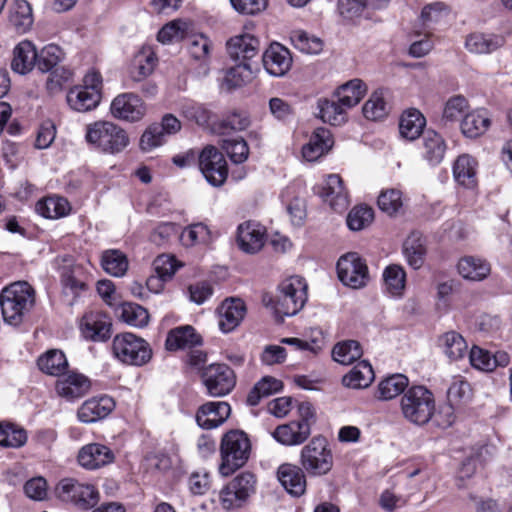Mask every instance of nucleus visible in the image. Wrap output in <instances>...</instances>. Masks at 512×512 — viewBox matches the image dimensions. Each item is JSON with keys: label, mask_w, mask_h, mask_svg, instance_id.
Segmentation results:
<instances>
[{"label": "nucleus", "mask_w": 512, "mask_h": 512, "mask_svg": "<svg viewBox=\"0 0 512 512\" xmlns=\"http://www.w3.org/2000/svg\"><path fill=\"white\" fill-rule=\"evenodd\" d=\"M35 305V290L26 281L11 283L0 294L3 320L19 326Z\"/></svg>", "instance_id": "f257e3e1"}, {"label": "nucleus", "mask_w": 512, "mask_h": 512, "mask_svg": "<svg viewBox=\"0 0 512 512\" xmlns=\"http://www.w3.org/2000/svg\"><path fill=\"white\" fill-rule=\"evenodd\" d=\"M85 140L100 152L112 155L121 153L130 143L125 129L104 120L86 126Z\"/></svg>", "instance_id": "f03ea898"}, {"label": "nucleus", "mask_w": 512, "mask_h": 512, "mask_svg": "<svg viewBox=\"0 0 512 512\" xmlns=\"http://www.w3.org/2000/svg\"><path fill=\"white\" fill-rule=\"evenodd\" d=\"M251 443L247 434L240 430H231L223 435L220 445L222 463L219 471L229 476L241 468L249 459Z\"/></svg>", "instance_id": "7ed1b4c3"}, {"label": "nucleus", "mask_w": 512, "mask_h": 512, "mask_svg": "<svg viewBox=\"0 0 512 512\" xmlns=\"http://www.w3.org/2000/svg\"><path fill=\"white\" fill-rule=\"evenodd\" d=\"M400 406L405 419L416 425H424L435 413V398L425 386H412L404 392Z\"/></svg>", "instance_id": "20e7f679"}, {"label": "nucleus", "mask_w": 512, "mask_h": 512, "mask_svg": "<svg viewBox=\"0 0 512 512\" xmlns=\"http://www.w3.org/2000/svg\"><path fill=\"white\" fill-rule=\"evenodd\" d=\"M112 352L122 363L134 366H142L152 357V350L148 342L129 332L114 337Z\"/></svg>", "instance_id": "39448f33"}, {"label": "nucleus", "mask_w": 512, "mask_h": 512, "mask_svg": "<svg viewBox=\"0 0 512 512\" xmlns=\"http://www.w3.org/2000/svg\"><path fill=\"white\" fill-rule=\"evenodd\" d=\"M308 286L300 276H292L285 279L279 285L276 298L275 311L280 316H294L307 301Z\"/></svg>", "instance_id": "423d86ee"}, {"label": "nucleus", "mask_w": 512, "mask_h": 512, "mask_svg": "<svg viewBox=\"0 0 512 512\" xmlns=\"http://www.w3.org/2000/svg\"><path fill=\"white\" fill-rule=\"evenodd\" d=\"M303 469L312 476L326 475L333 466V455L325 437L315 436L300 454Z\"/></svg>", "instance_id": "0eeeda50"}, {"label": "nucleus", "mask_w": 512, "mask_h": 512, "mask_svg": "<svg viewBox=\"0 0 512 512\" xmlns=\"http://www.w3.org/2000/svg\"><path fill=\"white\" fill-rule=\"evenodd\" d=\"M55 494L63 502H69L81 509H90L99 501L97 489L74 478H64L55 487Z\"/></svg>", "instance_id": "6e6552de"}, {"label": "nucleus", "mask_w": 512, "mask_h": 512, "mask_svg": "<svg viewBox=\"0 0 512 512\" xmlns=\"http://www.w3.org/2000/svg\"><path fill=\"white\" fill-rule=\"evenodd\" d=\"M198 166L212 186H222L228 177L227 161L223 153L213 145H207L201 150L198 155Z\"/></svg>", "instance_id": "1a4fd4ad"}, {"label": "nucleus", "mask_w": 512, "mask_h": 512, "mask_svg": "<svg viewBox=\"0 0 512 512\" xmlns=\"http://www.w3.org/2000/svg\"><path fill=\"white\" fill-rule=\"evenodd\" d=\"M337 272L339 280L353 289L364 287L369 279L366 263L354 252L340 257L337 262Z\"/></svg>", "instance_id": "9d476101"}, {"label": "nucleus", "mask_w": 512, "mask_h": 512, "mask_svg": "<svg viewBox=\"0 0 512 512\" xmlns=\"http://www.w3.org/2000/svg\"><path fill=\"white\" fill-rule=\"evenodd\" d=\"M202 377L209 395L213 397L227 395L236 384L234 371L225 364H211L204 370Z\"/></svg>", "instance_id": "9b49d317"}, {"label": "nucleus", "mask_w": 512, "mask_h": 512, "mask_svg": "<svg viewBox=\"0 0 512 512\" xmlns=\"http://www.w3.org/2000/svg\"><path fill=\"white\" fill-rule=\"evenodd\" d=\"M110 113L120 121L138 122L146 114V105L137 94L125 92L117 95L112 100Z\"/></svg>", "instance_id": "f8f14e48"}, {"label": "nucleus", "mask_w": 512, "mask_h": 512, "mask_svg": "<svg viewBox=\"0 0 512 512\" xmlns=\"http://www.w3.org/2000/svg\"><path fill=\"white\" fill-rule=\"evenodd\" d=\"M263 67L274 77L284 76L292 67L290 51L280 43H272L262 55Z\"/></svg>", "instance_id": "ddd939ff"}, {"label": "nucleus", "mask_w": 512, "mask_h": 512, "mask_svg": "<svg viewBox=\"0 0 512 512\" xmlns=\"http://www.w3.org/2000/svg\"><path fill=\"white\" fill-rule=\"evenodd\" d=\"M114 408L115 402L111 397H92L81 404L77 417L82 423H94L106 418Z\"/></svg>", "instance_id": "4468645a"}, {"label": "nucleus", "mask_w": 512, "mask_h": 512, "mask_svg": "<svg viewBox=\"0 0 512 512\" xmlns=\"http://www.w3.org/2000/svg\"><path fill=\"white\" fill-rule=\"evenodd\" d=\"M226 48L233 60L248 62L258 54L260 41L252 34L243 33L231 37L226 43Z\"/></svg>", "instance_id": "2eb2a0df"}, {"label": "nucleus", "mask_w": 512, "mask_h": 512, "mask_svg": "<svg viewBox=\"0 0 512 512\" xmlns=\"http://www.w3.org/2000/svg\"><path fill=\"white\" fill-rule=\"evenodd\" d=\"M265 243V229L256 222L248 221L238 227L237 244L247 254L259 252Z\"/></svg>", "instance_id": "dca6fc26"}, {"label": "nucleus", "mask_w": 512, "mask_h": 512, "mask_svg": "<svg viewBox=\"0 0 512 512\" xmlns=\"http://www.w3.org/2000/svg\"><path fill=\"white\" fill-rule=\"evenodd\" d=\"M230 414L231 407L227 402H208L198 409L196 421L201 428L209 430L223 424Z\"/></svg>", "instance_id": "f3484780"}, {"label": "nucleus", "mask_w": 512, "mask_h": 512, "mask_svg": "<svg viewBox=\"0 0 512 512\" xmlns=\"http://www.w3.org/2000/svg\"><path fill=\"white\" fill-rule=\"evenodd\" d=\"M114 459L113 451L99 443L88 444L82 447L78 453L79 464L89 470L99 469L111 464Z\"/></svg>", "instance_id": "a211bd4d"}, {"label": "nucleus", "mask_w": 512, "mask_h": 512, "mask_svg": "<svg viewBox=\"0 0 512 512\" xmlns=\"http://www.w3.org/2000/svg\"><path fill=\"white\" fill-rule=\"evenodd\" d=\"M320 196L337 212L344 211L349 205L348 193L343 186L341 177L337 174L327 177Z\"/></svg>", "instance_id": "6ab92c4d"}, {"label": "nucleus", "mask_w": 512, "mask_h": 512, "mask_svg": "<svg viewBox=\"0 0 512 512\" xmlns=\"http://www.w3.org/2000/svg\"><path fill=\"white\" fill-rule=\"evenodd\" d=\"M277 478L292 496L299 497L306 490V477L302 468L295 464L283 463L277 469Z\"/></svg>", "instance_id": "aec40b11"}, {"label": "nucleus", "mask_w": 512, "mask_h": 512, "mask_svg": "<svg viewBox=\"0 0 512 512\" xmlns=\"http://www.w3.org/2000/svg\"><path fill=\"white\" fill-rule=\"evenodd\" d=\"M246 306L241 299H226L218 308L219 328L224 333L233 331L243 320Z\"/></svg>", "instance_id": "412c9836"}, {"label": "nucleus", "mask_w": 512, "mask_h": 512, "mask_svg": "<svg viewBox=\"0 0 512 512\" xmlns=\"http://www.w3.org/2000/svg\"><path fill=\"white\" fill-rule=\"evenodd\" d=\"M111 321L100 313L85 315L80 324L81 332L86 339L105 341L111 336Z\"/></svg>", "instance_id": "4be33fe9"}, {"label": "nucleus", "mask_w": 512, "mask_h": 512, "mask_svg": "<svg viewBox=\"0 0 512 512\" xmlns=\"http://www.w3.org/2000/svg\"><path fill=\"white\" fill-rule=\"evenodd\" d=\"M331 132L326 128H317L309 142L302 148V156L306 161L313 162L325 155L333 146Z\"/></svg>", "instance_id": "5701e85b"}, {"label": "nucleus", "mask_w": 512, "mask_h": 512, "mask_svg": "<svg viewBox=\"0 0 512 512\" xmlns=\"http://www.w3.org/2000/svg\"><path fill=\"white\" fill-rule=\"evenodd\" d=\"M37 49L29 40L19 42L13 49L11 69L20 75L30 73L36 67Z\"/></svg>", "instance_id": "b1692460"}, {"label": "nucleus", "mask_w": 512, "mask_h": 512, "mask_svg": "<svg viewBox=\"0 0 512 512\" xmlns=\"http://www.w3.org/2000/svg\"><path fill=\"white\" fill-rule=\"evenodd\" d=\"M458 273L468 281L480 282L491 273V264L481 257L464 256L457 263Z\"/></svg>", "instance_id": "393cba45"}, {"label": "nucleus", "mask_w": 512, "mask_h": 512, "mask_svg": "<svg viewBox=\"0 0 512 512\" xmlns=\"http://www.w3.org/2000/svg\"><path fill=\"white\" fill-rule=\"evenodd\" d=\"M90 389L89 379L78 373L69 374L57 380L56 392L66 400L83 397Z\"/></svg>", "instance_id": "a878e982"}, {"label": "nucleus", "mask_w": 512, "mask_h": 512, "mask_svg": "<svg viewBox=\"0 0 512 512\" xmlns=\"http://www.w3.org/2000/svg\"><path fill=\"white\" fill-rule=\"evenodd\" d=\"M311 434V429L305 423L291 421L279 425L272 433L273 438L285 446H294L304 443Z\"/></svg>", "instance_id": "bb28decb"}, {"label": "nucleus", "mask_w": 512, "mask_h": 512, "mask_svg": "<svg viewBox=\"0 0 512 512\" xmlns=\"http://www.w3.org/2000/svg\"><path fill=\"white\" fill-rule=\"evenodd\" d=\"M478 162L468 154L460 155L453 165V176L455 181L468 189L477 185Z\"/></svg>", "instance_id": "cd10ccee"}, {"label": "nucleus", "mask_w": 512, "mask_h": 512, "mask_svg": "<svg viewBox=\"0 0 512 512\" xmlns=\"http://www.w3.org/2000/svg\"><path fill=\"white\" fill-rule=\"evenodd\" d=\"M202 339L190 325L172 329L166 338L165 347L169 351H176L201 344Z\"/></svg>", "instance_id": "c85d7f7f"}, {"label": "nucleus", "mask_w": 512, "mask_h": 512, "mask_svg": "<svg viewBox=\"0 0 512 512\" xmlns=\"http://www.w3.org/2000/svg\"><path fill=\"white\" fill-rule=\"evenodd\" d=\"M491 125L488 112L477 109L467 113L461 122V131L468 138H477L483 135Z\"/></svg>", "instance_id": "c756f323"}, {"label": "nucleus", "mask_w": 512, "mask_h": 512, "mask_svg": "<svg viewBox=\"0 0 512 512\" xmlns=\"http://www.w3.org/2000/svg\"><path fill=\"white\" fill-rule=\"evenodd\" d=\"M101 100V94L96 91H89L77 86L69 90L67 102L69 106L78 112L90 111L97 107Z\"/></svg>", "instance_id": "7c9ffc66"}, {"label": "nucleus", "mask_w": 512, "mask_h": 512, "mask_svg": "<svg viewBox=\"0 0 512 512\" xmlns=\"http://www.w3.org/2000/svg\"><path fill=\"white\" fill-rule=\"evenodd\" d=\"M425 125L422 113L417 109H409L400 118L399 131L403 138L415 140L422 134Z\"/></svg>", "instance_id": "2f4dec72"}, {"label": "nucleus", "mask_w": 512, "mask_h": 512, "mask_svg": "<svg viewBox=\"0 0 512 512\" xmlns=\"http://www.w3.org/2000/svg\"><path fill=\"white\" fill-rule=\"evenodd\" d=\"M374 380V371L368 361L358 362L342 379L344 386L352 389L368 387Z\"/></svg>", "instance_id": "473e14b6"}, {"label": "nucleus", "mask_w": 512, "mask_h": 512, "mask_svg": "<svg viewBox=\"0 0 512 512\" xmlns=\"http://www.w3.org/2000/svg\"><path fill=\"white\" fill-rule=\"evenodd\" d=\"M366 92L367 86L361 79H352L340 86L335 96L346 109H350L362 100Z\"/></svg>", "instance_id": "72a5a7b5"}, {"label": "nucleus", "mask_w": 512, "mask_h": 512, "mask_svg": "<svg viewBox=\"0 0 512 512\" xmlns=\"http://www.w3.org/2000/svg\"><path fill=\"white\" fill-rule=\"evenodd\" d=\"M403 254L408 264L419 269L424 264L426 255L425 239L419 233H411L403 243Z\"/></svg>", "instance_id": "f704fd0d"}, {"label": "nucleus", "mask_w": 512, "mask_h": 512, "mask_svg": "<svg viewBox=\"0 0 512 512\" xmlns=\"http://www.w3.org/2000/svg\"><path fill=\"white\" fill-rule=\"evenodd\" d=\"M446 152L443 137L435 131H427L423 137V157L432 166L442 162Z\"/></svg>", "instance_id": "c9c22d12"}, {"label": "nucleus", "mask_w": 512, "mask_h": 512, "mask_svg": "<svg viewBox=\"0 0 512 512\" xmlns=\"http://www.w3.org/2000/svg\"><path fill=\"white\" fill-rule=\"evenodd\" d=\"M439 347L453 361L462 359L467 353V343L461 334L449 331L439 337Z\"/></svg>", "instance_id": "e433bc0d"}, {"label": "nucleus", "mask_w": 512, "mask_h": 512, "mask_svg": "<svg viewBox=\"0 0 512 512\" xmlns=\"http://www.w3.org/2000/svg\"><path fill=\"white\" fill-rule=\"evenodd\" d=\"M157 57L151 49H142L134 58L130 77L134 82H141L151 75L156 67Z\"/></svg>", "instance_id": "4c0bfd02"}, {"label": "nucleus", "mask_w": 512, "mask_h": 512, "mask_svg": "<svg viewBox=\"0 0 512 512\" xmlns=\"http://www.w3.org/2000/svg\"><path fill=\"white\" fill-rule=\"evenodd\" d=\"M71 210L67 199L60 196H51L40 200L36 204V211L45 218L57 219L67 216Z\"/></svg>", "instance_id": "58836bf2"}, {"label": "nucleus", "mask_w": 512, "mask_h": 512, "mask_svg": "<svg viewBox=\"0 0 512 512\" xmlns=\"http://www.w3.org/2000/svg\"><path fill=\"white\" fill-rule=\"evenodd\" d=\"M501 45L502 41L499 37L483 33H472L466 38L465 42L467 50L474 54L492 53Z\"/></svg>", "instance_id": "ea45409f"}, {"label": "nucleus", "mask_w": 512, "mask_h": 512, "mask_svg": "<svg viewBox=\"0 0 512 512\" xmlns=\"http://www.w3.org/2000/svg\"><path fill=\"white\" fill-rule=\"evenodd\" d=\"M38 366L44 373L58 376L66 371L68 362L62 351L52 349L39 357Z\"/></svg>", "instance_id": "a19ab883"}, {"label": "nucleus", "mask_w": 512, "mask_h": 512, "mask_svg": "<svg viewBox=\"0 0 512 512\" xmlns=\"http://www.w3.org/2000/svg\"><path fill=\"white\" fill-rule=\"evenodd\" d=\"M282 388L283 384L280 380L272 376H265L258 381L249 392L247 396V403L250 406H256L262 398L275 394L281 391Z\"/></svg>", "instance_id": "79ce46f5"}, {"label": "nucleus", "mask_w": 512, "mask_h": 512, "mask_svg": "<svg viewBox=\"0 0 512 512\" xmlns=\"http://www.w3.org/2000/svg\"><path fill=\"white\" fill-rule=\"evenodd\" d=\"M320 118L331 125L346 121V108L338 100L321 99L318 102Z\"/></svg>", "instance_id": "37998d69"}, {"label": "nucleus", "mask_w": 512, "mask_h": 512, "mask_svg": "<svg viewBox=\"0 0 512 512\" xmlns=\"http://www.w3.org/2000/svg\"><path fill=\"white\" fill-rule=\"evenodd\" d=\"M28 436L24 428L9 422L0 423V445L20 448L27 442Z\"/></svg>", "instance_id": "c03bdc74"}, {"label": "nucleus", "mask_w": 512, "mask_h": 512, "mask_svg": "<svg viewBox=\"0 0 512 512\" xmlns=\"http://www.w3.org/2000/svg\"><path fill=\"white\" fill-rule=\"evenodd\" d=\"M378 207L389 216H396L403 212L404 198L400 190L386 189L378 196Z\"/></svg>", "instance_id": "a18cd8bd"}, {"label": "nucleus", "mask_w": 512, "mask_h": 512, "mask_svg": "<svg viewBox=\"0 0 512 512\" xmlns=\"http://www.w3.org/2000/svg\"><path fill=\"white\" fill-rule=\"evenodd\" d=\"M386 291L392 296H401L405 289L406 273L396 264L389 265L383 272Z\"/></svg>", "instance_id": "49530a36"}, {"label": "nucleus", "mask_w": 512, "mask_h": 512, "mask_svg": "<svg viewBox=\"0 0 512 512\" xmlns=\"http://www.w3.org/2000/svg\"><path fill=\"white\" fill-rule=\"evenodd\" d=\"M64 58L63 50L55 45L49 44L37 52L36 68L42 73L51 72Z\"/></svg>", "instance_id": "de8ad7c7"}, {"label": "nucleus", "mask_w": 512, "mask_h": 512, "mask_svg": "<svg viewBox=\"0 0 512 512\" xmlns=\"http://www.w3.org/2000/svg\"><path fill=\"white\" fill-rule=\"evenodd\" d=\"M362 348L355 340H346L336 344L332 350L333 359L343 365H350L362 356Z\"/></svg>", "instance_id": "09e8293b"}, {"label": "nucleus", "mask_w": 512, "mask_h": 512, "mask_svg": "<svg viewBox=\"0 0 512 512\" xmlns=\"http://www.w3.org/2000/svg\"><path fill=\"white\" fill-rule=\"evenodd\" d=\"M363 115L369 120H381L388 115L389 106L385 100L382 90L373 92L370 98L365 102L363 108Z\"/></svg>", "instance_id": "8fccbe9b"}, {"label": "nucleus", "mask_w": 512, "mask_h": 512, "mask_svg": "<svg viewBox=\"0 0 512 512\" xmlns=\"http://www.w3.org/2000/svg\"><path fill=\"white\" fill-rule=\"evenodd\" d=\"M408 378L403 374H394L382 380L378 386L379 398L390 400L400 395L408 386Z\"/></svg>", "instance_id": "3c124183"}, {"label": "nucleus", "mask_w": 512, "mask_h": 512, "mask_svg": "<svg viewBox=\"0 0 512 512\" xmlns=\"http://www.w3.org/2000/svg\"><path fill=\"white\" fill-rule=\"evenodd\" d=\"M253 79V70L249 62H240L229 68L224 82L229 89L241 87Z\"/></svg>", "instance_id": "603ef678"}, {"label": "nucleus", "mask_w": 512, "mask_h": 512, "mask_svg": "<svg viewBox=\"0 0 512 512\" xmlns=\"http://www.w3.org/2000/svg\"><path fill=\"white\" fill-rule=\"evenodd\" d=\"M103 269L112 276H123L128 269L126 256L119 250H108L102 255Z\"/></svg>", "instance_id": "864d4df0"}, {"label": "nucleus", "mask_w": 512, "mask_h": 512, "mask_svg": "<svg viewBox=\"0 0 512 512\" xmlns=\"http://www.w3.org/2000/svg\"><path fill=\"white\" fill-rule=\"evenodd\" d=\"M120 318L130 326L142 328L149 322V313L138 304L124 303L121 307Z\"/></svg>", "instance_id": "5fc2aeb1"}, {"label": "nucleus", "mask_w": 512, "mask_h": 512, "mask_svg": "<svg viewBox=\"0 0 512 512\" xmlns=\"http://www.w3.org/2000/svg\"><path fill=\"white\" fill-rule=\"evenodd\" d=\"M291 41L296 49L306 54H318L323 49V42L320 38L309 35L303 30L293 31Z\"/></svg>", "instance_id": "6e6d98bb"}, {"label": "nucleus", "mask_w": 512, "mask_h": 512, "mask_svg": "<svg viewBox=\"0 0 512 512\" xmlns=\"http://www.w3.org/2000/svg\"><path fill=\"white\" fill-rule=\"evenodd\" d=\"M374 219V211L365 205L355 206L347 215V226L353 231L366 228Z\"/></svg>", "instance_id": "4d7b16f0"}, {"label": "nucleus", "mask_w": 512, "mask_h": 512, "mask_svg": "<svg viewBox=\"0 0 512 512\" xmlns=\"http://www.w3.org/2000/svg\"><path fill=\"white\" fill-rule=\"evenodd\" d=\"M11 23L20 32H26L32 25V9L25 0L16 1L15 8L10 16Z\"/></svg>", "instance_id": "13d9d810"}, {"label": "nucleus", "mask_w": 512, "mask_h": 512, "mask_svg": "<svg viewBox=\"0 0 512 512\" xmlns=\"http://www.w3.org/2000/svg\"><path fill=\"white\" fill-rule=\"evenodd\" d=\"M222 148L225 150L230 160L235 164L245 162L249 155V147L247 142L241 138L224 139Z\"/></svg>", "instance_id": "bf43d9fd"}, {"label": "nucleus", "mask_w": 512, "mask_h": 512, "mask_svg": "<svg viewBox=\"0 0 512 512\" xmlns=\"http://www.w3.org/2000/svg\"><path fill=\"white\" fill-rule=\"evenodd\" d=\"M64 262H68L60 268L61 282L65 289H70L73 293L85 289V283L79 279L78 275L81 272L79 266L71 264V260L64 259Z\"/></svg>", "instance_id": "052dcab7"}, {"label": "nucleus", "mask_w": 512, "mask_h": 512, "mask_svg": "<svg viewBox=\"0 0 512 512\" xmlns=\"http://www.w3.org/2000/svg\"><path fill=\"white\" fill-rule=\"evenodd\" d=\"M256 477L251 472H242L237 475L231 482V489H235V493L242 497L245 501L255 493Z\"/></svg>", "instance_id": "680f3d73"}, {"label": "nucleus", "mask_w": 512, "mask_h": 512, "mask_svg": "<svg viewBox=\"0 0 512 512\" xmlns=\"http://www.w3.org/2000/svg\"><path fill=\"white\" fill-rule=\"evenodd\" d=\"M468 107V101L465 97L461 95L453 96L445 103L442 119L446 122H455L463 115Z\"/></svg>", "instance_id": "e2e57ef3"}, {"label": "nucleus", "mask_w": 512, "mask_h": 512, "mask_svg": "<svg viewBox=\"0 0 512 512\" xmlns=\"http://www.w3.org/2000/svg\"><path fill=\"white\" fill-rule=\"evenodd\" d=\"M211 48L212 41L204 34L192 35L189 39V53L196 60L206 61Z\"/></svg>", "instance_id": "0e129e2a"}, {"label": "nucleus", "mask_w": 512, "mask_h": 512, "mask_svg": "<svg viewBox=\"0 0 512 512\" xmlns=\"http://www.w3.org/2000/svg\"><path fill=\"white\" fill-rule=\"evenodd\" d=\"M471 396L470 384L462 378H456L447 391L448 402L458 406Z\"/></svg>", "instance_id": "69168bd1"}, {"label": "nucleus", "mask_w": 512, "mask_h": 512, "mask_svg": "<svg viewBox=\"0 0 512 512\" xmlns=\"http://www.w3.org/2000/svg\"><path fill=\"white\" fill-rule=\"evenodd\" d=\"M181 239L186 245L206 243L210 240V231L203 223L192 224L183 230Z\"/></svg>", "instance_id": "338daca9"}, {"label": "nucleus", "mask_w": 512, "mask_h": 512, "mask_svg": "<svg viewBox=\"0 0 512 512\" xmlns=\"http://www.w3.org/2000/svg\"><path fill=\"white\" fill-rule=\"evenodd\" d=\"M25 495L34 501H44L48 496V484L45 478L38 476L29 479L24 485Z\"/></svg>", "instance_id": "774afa93"}]
</instances>
